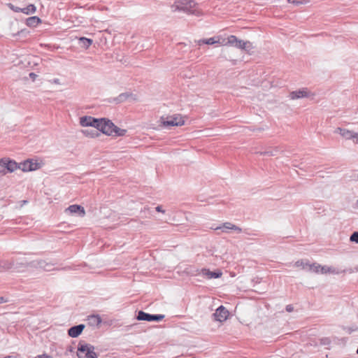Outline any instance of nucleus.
Segmentation results:
<instances>
[{
    "instance_id": "c756f323",
    "label": "nucleus",
    "mask_w": 358,
    "mask_h": 358,
    "mask_svg": "<svg viewBox=\"0 0 358 358\" xmlns=\"http://www.w3.org/2000/svg\"><path fill=\"white\" fill-rule=\"evenodd\" d=\"M309 266L310 269L315 273H319L320 271L321 266L320 264H313V265H309Z\"/></svg>"
},
{
    "instance_id": "f8f14e48",
    "label": "nucleus",
    "mask_w": 358,
    "mask_h": 358,
    "mask_svg": "<svg viewBox=\"0 0 358 358\" xmlns=\"http://www.w3.org/2000/svg\"><path fill=\"white\" fill-rule=\"evenodd\" d=\"M252 282L254 283L253 286L255 287L252 289V292H255L259 294L265 292V287L262 284V278H256L252 280Z\"/></svg>"
},
{
    "instance_id": "c9c22d12",
    "label": "nucleus",
    "mask_w": 358,
    "mask_h": 358,
    "mask_svg": "<svg viewBox=\"0 0 358 358\" xmlns=\"http://www.w3.org/2000/svg\"><path fill=\"white\" fill-rule=\"evenodd\" d=\"M250 47H251V44L249 41H248V46H247V48H248V55H252L253 53L255 52V50H252V52H250Z\"/></svg>"
},
{
    "instance_id": "f257e3e1",
    "label": "nucleus",
    "mask_w": 358,
    "mask_h": 358,
    "mask_svg": "<svg viewBox=\"0 0 358 358\" xmlns=\"http://www.w3.org/2000/svg\"><path fill=\"white\" fill-rule=\"evenodd\" d=\"M219 43L222 45H231L240 49H245L246 47V43L243 41L238 40L235 36L227 34H222L207 39H201L198 41V45H201L203 44L214 45Z\"/></svg>"
},
{
    "instance_id": "7ed1b4c3",
    "label": "nucleus",
    "mask_w": 358,
    "mask_h": 358,
    "mask_svg": "<svg viewBox=\"0 0 358 358\" xmlns=\"http://www.w3.org/2000/svg\"><path fill=\"white\" fill-rule=\"evenodd\" d=\"M77 355L78 358H98L94 347L83 341L78 343Z\"/></svg>"
},
{
    "instance_id": "4c0bfd02",
    "label": "nucleus",
    "mask_w": 358,
    "mask_h": 358,
    "mask_svg": "<svg viewBox=\"0 0 358 358\" xmlns=\"http://www.w3.org/2000/svg\"><path fill=\"white\" fill-rule=\"evenodd\" d=\"M156 211L160 212V213H164L165 211L162 209V207L161 206H158L155 208Z\"/></svg>"
},
{
    "instance_id": "37998d69",
    "label": "nucleus",
    "mask_w": 358,
    "mask_h": 358,
    "mask_svg": "<svg viewBox=\"0 0 358 358\" xmlns=\"http://www.w3.org/2000/svg\"><path fill=\"white\" fill-rule=\"evenodd\" d=\"M38 358H50V357H48V356H38Z\"/></svg>"
},
{
    "instance_id": "20e7f679",
    "label": "nucleus",
    "mask_w": 358,
    "mask_h": 358,
    "mask_svg": "<svg viewBox=\"0 0 358 358\" xmlns=\"http://www.w3.org/2000/svg\"><path fill=\"white\" fill-rule=\"evenodd\" d=\"M101 132L108 136H123L126 134L127 130L117 127L112 121L106 118L101 127Z\"/></svg>"
},
{
    "instance_id": "2eb2a0df",
    "label": "nucleus",
    "mask_w": 358,
    "mask_h": 358,
    "mask_svg": "<svg viewBox=\"0 0 358 358\" xmlns=\"http://www.w3.org/2000/svg\"><path fill=\"white\" fill-rule=\"evenodd\" d=\"M19 169V164L13 159L8 158L6 163V169H5L7 172L13 173L15 170Z\"/></svg>"
},
{
    "instance_id": "e433bc0d",
    "label": "nucleus",
    "mask_w": 358,
    "mask_h": 358,
    "mask_svg": "<svg viewBox=\"0 0 358 358\" xmlns=\"http://www.w3.org/2000/svg\"><path fill=\"white\" fill-rule=\"evenodd\" d=\"M352 139L353 140V141L355 143H358V134L357 133H354L353 134V137L352 138Z\"/></svg>"
},
{
    "instance_id": "a19ab883",
    "label": "nucleus",
    "mask_w": 358,
    "mask_h": 358,
    "mask_svg": "<svg viewBox=\"0 0 358 358\" xmlns=\"http://www.w3.org/2000/svg\"><path fill=\"white\" fill-rule=\"evenodd\" d=\"M6 174V171L5 169L0 170V178Z\"/></svg>"
},
{
    "instance_id": "9b49d317",
    "label": "nucleus",
    "mask_w": 358,
    "mask_h": 358,
    "mask_svg": "<svg viewBox=\"0 0 358 358\" xmlns=\"http://www.w3.org/2000/svg\"><path fill=\"white\" fill-rule=\"evenodd\" d=\"M84 329H85V325L83 324L73 326V327H71L70 329H69L68 334L70 337L76 338L80 334H81V333Z\"/></svg>"
},
{
    "instance_id": "393cba45",
    "label": "nucleus",
    "mask_w": 358,
    "mask_h": 358,
    "mask_svg": "<svg viewBox=\"0 0 358 358\" xmlns=\"http://www.w3.org/2000/svg\"><path fill=\"white\" fill-rule=\"evenodd\" d=\"M130 94L129 93H122L120 94L116 99L115 101L117 103L123 102L129 96H130Z\"/></svg>"
},
{
    "instance_id": "6ab92c4d",
    "label": "nucleus",
    "mask_w": 358,
    "mask_h": 358,
    "mask_svg": "<svg viewBox=\"0 0 358 358\" xmlns=\"http://www.w3.org/2000/svg\"><path fill=\"white\" fill-rule=\"evenodd\" d=\"M41 22V20L37 16L29 17L26 20V24L31 27H34Z\"/></svg>"
},
{
    "instance_id": "ea45409f",
    "label": "nucleus",
    "mask_w": 358,
    "mask_h": 358,
    "mask_svg": "<svg viewBox=\"0 0 358 358\" xmlns=\"http://www.w3.org/2000/svg\"><path fill=\"white\" fill-rule=\"evenodd\" d=\"M8 302V299L4 298L3 296H0V303Z\"/></svg>"
},
{
    "instance_id": "1a4fd4ad",
    "label": "nucleus",
    "mask_w": 358,
    "mask_h": 358,
    "mask_svg": "<svg viewBox=\"0 0 358 358\" xmlns=\"http://www.w3.org/2000/svg\"><path fill=\"white\" fill-rule=\"evenodd\" d=\"M213 315L215 320L224 322L227 319L229 316V311L223 306H220L216 309Z\"/></svg>"
},
{
    "instance_id": "79ce46f5",
    "label": "nucleus",
    "mask_w": 358,
    "mask_h": 358,
    "mask_svg": "<svg viewBox=\"0 0 358 358\" xmlns=\"http://www.w3.org/2000/svg\"><path fill=\"white\" fill-rule=\"evenodd\" d=\"M296 265L297 266H303V262L297 261V262H296ZM303 267L304 268V266H303Z\"/></svg>"
},
{
    "instance_id": "c03bdc74",
    "label": "nucleus",
    "mask_w": 358,
    "mask_h": 358,
    "mask_svg": "<svg viewBox=\"0 0 358 358\" xmlns=\"http://www.w3.org/2000/svg\"><path fill=\"white\" fill-rule=\"evenodd\" d=\"M26 202L27 201H23V204H25Z\"/></svg>"
},
{
    "instance_id": "bb28decb",
    "label": "nucleus",
    "mask_w": 358,
    "mask_h": 358,
    "mask_svg": "<svg viewBox=\"0 0 358 358\" xmlns=\"http://www.w3.org/2000/svg\"><path fill=\"white\" fill-rule=\"evenodd\" d=\"M28 163L30 165V168H31V169H29L30 171L37 170L38 169L40 168V164L38 163L34 162L31 159H28Z\"/></svg>"
},
{
    "instance_id": "49530a36",
    "label": "nucleus",
    "mask_w": 358,
    "mask_h": 358,
    "mask_svg": "<svg viewBox=\"0 0 358 358\" xmlns=\"http://www.w3.org/2000/svg\"><path fill=\"white\" fill-rule=\"evenodd\" d=\"M247 298H250V296H249V295L248 294Z\"/></svg>"
},
{
    "instance_id": "09e8293b",
    "label": "nucleus",
    "mask_w": 358,
    "mask_h": 358,
    "mask_svg": "<svg viewBox=\"0 0 358 358\" xmlns=\"http://www.w3.org/2000/svg\"><path fill=\"white\" fill-rule=\"evenodd\" d=\"M192 358H196V357H192Z\"/></svg>"
},
{
    "instance_id": "a211bd4d",
    "label": "nucleus",
    "mask_w": 358,
    "mask_h": 358,
    "mask_svg": "<svg viewBox=\"0 0 358 358\" xmlns=\"http://www.w3.org/2000/svg\"><path fill=\"white\" fill-rule=\"evenodd\" d=\"M88 322L90 325L99 326L101 323V318L98 315H92L88 316Z\"/></svg>"
},
{
    "instance_id": "cd10ccee",
    "label": "nucleus",
    "mask_w": 358,
    "mask_h": 358,
    "mask_svg": "<svg viewBox=\"0 0 358 358\" xmlns=\"http://www.w3.org/2000/svg\"><path fill=\"white\" fill-rule=\"evenodd\" d=\"M278 152V150L275 148L272 150H266L264 152H260V154L262 155H265V156H275V155H276V153Z\"/></svg>"
},
{
    "instance_id": "58836bf2",
    "label": "nucleus",
    "mask_w": 358,
    "mask_h": 358,
    "mask_svg": "<svg viewBox=\"0 0 358 358\" xmlns=\"http://www.w3.org/2000/svg\"><path fill=\"white\" fill-rule=\"evenodd\" d=\"M29 78H31L32 79V80H34L37 76L34 73H30L29 74Z\"/></svg>"
},
{
    "instance_id": "2f4dec72",
    "label": "nucleus",
    "mask_w": 358,
    "mask_h": 358,
    "mask_svg": "<svg viewBox=\"0 0 358 358\" xmlns=\"http://www.w3.org/2000/svg\"><path fill=\"white\" fill-rule=\"evenodd\" d=\"M8 158H1L0 159V166L3 167L4 169H6V163H7V161H8Z\"/></svg>"
},
{
    "instance_id": "5701e85b",
    "label": "nucleus",
    "mask_w": 358,
    "mask_h": 358,
    "mask_svg": "<svg viewBox=\"0 0 358 358\" xmlns=\"http://www.w3.org/2000/svg\"><path fill=\"white\" fill-rule=\"evenodd\" d=\"M205 273L208 275L209 278H217L221 276L222 273L221 272H213L210 271L208 270L205 269L203 271Z\"/></svg>"
},
{
    "instance_id": "473e14b6",
    "label": "nucleus",
    "mask_w": 358,
    "mask_h": 358,
    "mask_svg": "<svg viewBox=\"0 0 358 358\" xmlns=\"http://www.w3.org/2000/svg\"><path fill=\"white\" fill-rule=\"evenodd\" d=\"M8 158H1L0 159V166L3 167L4 169H6V163H7V161H8Z\"/></svg>"
},
{
    "instance_id": "f03ea898",
    "label": "nucleus",
    "mask_w": 358,
    "mask_h": 358,
    "mask_svg": "<svg viewBox=\"0 0 358 358\" xmlns=\"http://www.w3.org/2000/svg\"><path fill=\"white\" fill-rule=\"evenodd\" d=\"M174 6L176 10H182L188 14L196 16L202 15V12L198 9L197 5L194 0H176Z\"/></svg>"
},
{
    "instance_id": "4468645a",
    "label": "nucleus",
    "mask_w": 358,
    "mask_h": 358,
    "mask_svg": "<svg viewBox=\"0 0 358 358\" xmlns=\"http://www.w3.org/2000/svg\"><path fill=\"white\" fill-rule=\"evenodd\" d=\"M36 265L46 271H50L54 270V264L46 262L45 260L36 261Z\"/></svg>"
},
{
    "instance_id": "b1692460",
    "label": "nucleus",
    "mask_w": 358,
    "mask_h": 358,
    "mask_svg": "<svg viewBox=\"0 0 358 358\" xmlns=\"http://www.w3.org/2000/svg\"><path fill=\"white\" fill-rule=\"evenodd\" d=\"M29 169L31 168L29 164L28 163V159L22 163L19 164V169L22 170L24 172L30 171Z\"/></svg>"
},
{
    "instance_id": "a878e982",
    "label": "nucleus",
    "mask_w": 358,
    "mask_h": 358,
    "mask_svg": "<svg viewBox=\"0 0 358 358\" xmlns=\"http://www.w3.org/2000/svg\"><path fill=\"white\" fill-rule=\"evenodd\" d=\"M287 2L292 3L295 6H299L302 4H306L310 2L309 0H287Z\"/></svg>"
},
{
    "instance_id": "9d476101",
    "label": "nucleus",
    "mask_w": 358,
    "mask_h": 358,
    "mask_svg": "<svg viewBox=\"0 0 358 358\" xmlns=\"http://www.w3.org/2000/svg\"><path fill=\"white\" fill-rule=\"evenodd\" d=\"M309 92L306 88H303L299 90L292 91L289 93V97L291 99H297L303 97H308Z\"/></svg>"
},
{
    "instance_id": "4be33fe9",
    "label": "nucleus",
    "mask_w": 358,
    "mask_h": 358,
    "mask_svg": "<svg viewBox=\"0 0 358 358\" xmlns=\"http://www.w3.org/2000/svg\"><path fill=\"white\" fill-rule=\"evenodd\" d=\"M13 266V263L8 260H1L0 261V268L4 270H9L12 268Z\"/></svg>"
},
{
    "instance_id": "ddd939ff",
    "label": "nucleus",
    "mask_w": 358,
    "mask_h": 358,
    "mask_svg": "<svg viewBox=\"0 0 358 358\" xmlns=\"http://www.w3.org/2000/svg\"><path fill=\"white\" fill-rule=\"evenodd\" d=\"M66 210L69 211L71 213H79L81 216H84L85 214L84 208L77 204L69 206Z\"/></svg>"
},
{
    "instance_id": "0eeeda50",
    "label": "nucleus",
    "mask_w": 358,
    "mask_h": 358,
    "mask_svg": "<svg viewBox=\"0 0 358 358\" xmlns=\"http://www.w3.org/2000/svg\"><path fill=\"white\" fill-rule=\"evenodd\" d=\"M161 120L163 126L166 127L173 126H182L185 124V120H183L182 115L180 114H176L166 118L164 117H162Z\"/></svg>"
},
{
    "instance_id": "72a5a7b5",
    "label": "nucleus",
    "mask_w": 358,
    "mask_h": 358,
    "mask_svg": "<svg viewBox=\"0 0 358 358\" xmlns=\"http://www.w3.org/2000/svg\"><path fill=\"white\" fill-rule=\"evenodd\" d=\"M330 271V268H327L326 266H322L320 267V272L322 273H327V272Z\"/></svg>"
},
{
    "instance_id": "c85d7f7f",
    "label": "nucleus",
    "mask_w": 358,
    "mask_h": 358,
    "mask_svg": "<svg viewBox=\"0 0 358 358\" xmlns=\"http://www.w3.org/2000/svg\"><path fill=\"white\" fill-rule=\"evenodd\" d=\"M350 241L358 243V231H355L351 234Z\"/></svg>"
},
{
    "instance_id": "f3484780",
    "label": "nucleus",
    "mask_w": 358,
    "mask_h": 358,
    "mask_svg": "<svg viewBox=\"0 0 358 358\" xmlns=\"http://www.w3.org/2000/svg\"><path fill=\"white\" fill-rule=\"evenodd\" d=\"M99 131H100L99 129H95V128H94V129H86L82 130V133L85 136L90 137V138L98 137L100 135Z\"/></svg>"
},
{
    "instance_id": "a18cd8bd",
    "label": "nucleus",
    "mask_w": 358,
    "mask_h": 358,
    "mask_svg": "<svg viewBox=\"0 0 358 358\" xmlns=\"http://www.w3.org/2000/svg\"><path fill=\"white\" fill-rule=\"evenodd\" d=\"M26 202L27 201H23V204H25Z\"/></svg>"
},
{
    "instance_id": "de8ad7c7",
    "label": "nucleus",
    "mask_w": 358,
    "mask_h": 358,
    "mask_svg": "<svg viewBox=\"0 0 358 358\" xmlns=\"http://www.w3.org/2000/svg\"><path fill=\"white\" fill-rule=\"evenodd\" d=\"M357 204L358 205V200L357 201Z\"/></svg>"
},
{
    "instance_id": "6e6552de",
    "label": "nucleus",
    "mask_w": 358,
    "mask_h": 358,
    "mask_svg": "<svg viewBox=\"0 0 358 358\" xmlns=\"http://www.w3.org/2000/svg\"><path fill=\"white\" fill-rule=\"evenodd\" d=\"M164 315H151L149 313H147L143 310H140L138 313V315L136 317V319L138 320H143V321H148V322H152V321H161L164 318Z\"/></svg>"
},
{
    "instance_id": "7c9ffc66",
    "label": "nucleus",
    "mask_w": 358,
    "mask_h": 358,
    "mask_svg": "<svg viewBox=\"0 0 358 358\" xmlns=\"http://www.w3.org/2000/svg\"><path fill=\"white\" fill-rule=\"evenodd\" d=\"M8 7L12 10H13L14 12H16V13H19V12H21V10L22 8H19V7H17V6H15L14 5H13L12 3H8Z\"/></svg>"
},
{
    "instance_id": "dca6fc26",
    "label": "nucleus",
    "mask_w": 358,
    "mask_h": 358,
    "mask_svg": "<svg viewBox=\"0 0 358 358\" xmlns=\"http://www.w3.org/2000/svg\"><path fill=\"white\" fill-rule=\"evenodd\" d=\"M335 132L339 133L343 138H345L346 139H352V138L353 137V134H354V132H352L350 130H348L345 129H342L340 127L336 128L335 130Z\"/></svg>"
},
{
    "instance_id": "412c9836",
    "label": "nucleus",
    "mask_w": 358,
    "mask_h": 358,
    "mask_svg": "<svg viewBox=\"0 0 358 358\" xmlns=\"http://www.w3.org/2000/svg\"><path fill=\"white\" fill-rule=\"evenodd\" d=\"M36 10V6L34 4H29L27 7L22 8L21 12L26 15H29L31 13H34Z\"/></svg>"
},
{
    "instance_id": "39448f33",
    "label": "nucleus",
    "mask_w": 358,
    "mask_h": 358,
    "mask_svg": "<svg viewBox=\"0 0 358 358\" xmlns=\"http://www.w3.org/2000/svg\"><path fill=\"white\" fill-rule=\"evenodd\" d=\"M106 118H94L91 116H83L80 118V124L82 127H92L101 132Z\"/></svg>"
},
{
    "instance_id": "aec40b11",
    "label": "nucleus",
    "mask_w": 358,
    "mask_h": 358,
    "mask_svg": "<svg viewBox=\"0 0 358 358\" xmlns=\"http://www.w3.org/2000/svg\"><path fill=\"white\" fill-rule=\"evenodd\" d=\"M79 41L81 46L85 48V49L88 48L92 43V39L85 37H80L79 38Z\"/></svg>"
},
{
    "instance_id": "423d86ee",
    "label": "nucleus",
    "mask_w": 358,
    "mask_h": 358,
    "mask_svg": "<svg viewBox=\"0 0 358 358\" xmlns=\"http://www.w3.org/2000/svg\"><path fill=\"white\" fill-rule=\"evenodd\" d=\"M211 229L217 231V234L220 235L221 233L229 234L234 231L236 234H241L243 230L241 228L238 226L231 223V222H224L220 226L217 227H211Z\"/></svg>"
},
{
    "instance_id": "f704fd0d",
    "label": "nucleus",
    "mask_w": 358,
    "mask_h": 358,
    "mask_svg": "<svg viewBox=\"0 0 358 358\" xmlns=\"http://www.w3.org/2000/svg\"><path fill=\"white\" fill-rule=\"evenodd\" d=\"M285 310L288 312V313H291L294 310V307L291 304H289V305H287L286 307H285Z\"/></svg>"
}]
</instances>
